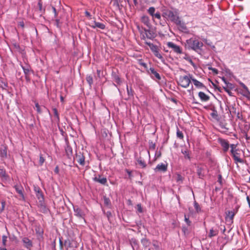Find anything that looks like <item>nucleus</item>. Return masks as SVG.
Returning <instances> with one entry per match:
<instances>
[{
  "label": "nucleus",
  "instance_id": "obj_11",
  "mask_svg": "<svg viewBox=\"0 0 250 250\" xmlns=\"http://www.w3.org/2000/svg\"><path fill=\"white\" fill-rule=\"evenodd\" d=\"M167 165L161 163L158 164L156 168L154 169L155 171H163L165 172L167 170Z\"/></svg>",
  "mask_w": 250,
  "mask_h": 250
},
{
  "label": "nucleus",
  "instance_id": "obj_19",
  "mask_svg": "<svg viewBox=\"0 0 250 250\" xmlns=\"http://www.w3.org/2000/svg\"><path fill=\"white\" fill-rule=\"evenodd\" d=\"M145 34L148 39H152L155 37L154 33L149 30H145Z\"/></svg>",
  "mask_w": 250,
  "mask_h": 250
},
{
  "label": "nucleus",
  "instance_id": "obj_23",
  "mask_svg": "<svg viewBox=\"0 0 250 250\" xmlns=\"http://www.w3.org/2000/svg\"><path fill=\"white\" fill-rule=\"evenodd\" d=\"M197 172L199 177L202 178L204 176V174L203 172V168L200 167H198L197 169Z\"/></svg>",
  "mask_w": 250,
  "mask_h": 250
},
{
  "label": "nucleus",
  "instance_id": "obj_35",
  "mask_svg": "<svg viewBox=\"0 0 250 250\" xmlns=\"http://www.w3.org/2000/svg\"><path fill=\"white\" fill-rule=\"evenodd\" d=\"M138 163L140 165V166L144 168L146 167V164L145 161L142 159H139L138 161Z\"/></svg>",
  "mask_w": 250,
  "mask_h": 250
},
{
  "label": "nucleus",
  "instance_id": "obj_24",
  "mask_svg": "<svg viewBox=\"0 0 250 250\" xmlns=\"http://www.w3.org/2000/svg\"><path fill=\"white\" fill-rule=\"evenodd\" d=\"M217 234H218V230H214L213 229H211L209 230L208 236L210 238H211L213 236H216Z\"/></svg>",
  "mask_w": 250,
  "mask_h": 250
},
{
  "label": "nucleus",
  "instance_id": "obj_2",
  "mask_svg": "<svg viewBox=\"0 0 250 250\" xmlns=\"http://www.w3.org/2000/svg\"><path fill=\"white\" fill-rule=\"evenodd\" d=\"M163 15L166 18L169 19L177 25L181 24V21L176 12H174L169 10H166L163 11Z\"/></svg>",
  "mask_w": 250,
  "mask_h": 250
},
{
  "label": "nucleus",
  "instance_id": "obj_48",
  "mask_svg": "<svg viewBox=\"0 0 250 250\" xmlns=\"http://www.w3.org/2000/svg\"><path fill=\"white\" fill-rule=\"evenodd\" d=\"M35 106L37 108V111L39 113H41L42 112L40 105L38 104V103H36L35 104Z\"/></svg>",
  "mask_w": 250,
  "mask_h": 250
},
{
  "label": "nucleus",
  "instance_id": "obj_36",
  "mask_svg": "<svg viewBox=\"0 0 250 250\" xmlns=\"http://www.w3.org/2000/svg\"><path fill=\"white\" fill-rule=\"evenodd\" d=\"M86 80L90 86L93 84V78L91 76H87L86 78Z\"/></svg>",
  "mask_w": 250,
  "mask_h": 250
},
{
  "label": "nucleus",
  "instance_id": "obj_17",
  "mask_svg": "<svg viewBox=\"0 0 250 250\" xmlns=\"http://www.w3.org/2000/svg\"><path fill=\"white\" fill-rule=\"evenodd\" d=\"M141 21L147 26H149L150 25L149 18L146 16H143L141 19Z\"/></svg>",
  "mask_w": 250,
  "mask_h": 250
},
{
  "label": "nucleus",
  "instance_id": "obj_3",
  "mask_svg": "<svg viewBox=\"0 0 250 250\" xmlns=\"http://www.w3.org/2000/svg\"><path fill=\"white\" fill-rule=\"evenodd\" d=\"M191 79L192 76L190 75L189 77L188 76H180L179 79L178 84L184 88H187L191 83Z\"/></svg>",
  "mask_w": 250,
  "mask_h": 250
},
{
  "label": "nucleus",
  "instance_id": "obj_20",
  "mask_svg": "<svg viewBox=\"0 0 250 250\" xmlns=\"http://www.w3.org/2000/svg\"><path fill=\"white\" fill-rule=\"evenodd\" d=\"M192 81L193 82L194 84L197 87L201 88L204 87V84L200 82L199 81H197V80L192 78L191 79Z\"/></svg>",
  "mask_w": 250,
  "mask_h": 250
},
{
  "label": "nucleus",
  "instance_id": "obj_31",
  "mask_svg": "<svg viewBox=\"0 0 250 250\" xmlns=\"http://www.w3.org/2000/svg\"><path fill=\"white\" fill-rule=\"evenodd\" d=\"M22 68L23 69V70L24 73L25 75V77L27 78V75H29V74L30 73V70L29 68V67H23L22 66Z\"/></svg>",
  "mask_w": 250,
  "mask_h": 250
},
{
  "label": "nucleus",
  "instance_id": "obj_27",
  "mask_svg": "<svg viewBox=\"0 0 250 250\" xmlns=\"http://www.w3.org/2000/svg\"><path fill=\"white\" fill-rule=\"evenodd\" d=\"M242 94L246 97H249V96L250 95V91L249 90V89H243L242 90V92H241Z\"/></svg>",
  "mask_w": 250,
  "mask_h": 250
},
{
  "label": "nucleus",
  "instance_id": "obj_62",
  "mask_svg": "<svg viewBox=\"0 0 250 250\" xmlns=\"http://www.w3.org/2000/svg\"><path fill=\"white\" fill-rule=\"evenodd\" d=\"M19 25L22 28L24 27V22L23 21L20 22Z\"/></svg>",
  "mask_w": 250,
  "mask_h": 250
},
{
  "label": "nucleus",
  "instance_id": "obj_13",
  "mask_svg": "<svg viewBox=\"0 0 250 250\" xmlns=\"http://www.w3.org/2000/svg\"><path fill=\"white\" fill-rule=\"evenodd\" d=\"M198 96L202 102H207L209 99V97L203 92H199Z\"/></svg>",
  "mask_w": 250,
  "mask_h": 250
},
{
  "label": "nucleus",
  "instance_id": "obj_16",
  "mask_svg": "<svg viewBox=\"0 0 250 250\" xmlns=\"http://www.w3.org/2000/svg\"><path fill=\"white\" fill-rule=\"evenodd\" d=\"M149 71L150 74L153 75L157 80H160L161 79L159 74L155 71L154 68L151 67L149 69Z\"/></svg>",
  "mask_w": 250,
  "mask_h": 250
},
{
  "label": "nucleus",
  "instance_id": "obj_34",
  "mask_svg": "<svg viewBox=\"0 0 250 250\" xmlns=\"http://www.w3.org/2000/svg\"><path fill=\"white\" fill-rule=\"evenodd\" d=\"M234 214L232 211H229L228 214H227V218H229V220L232 222Z\"/></svg>",
  "mask_w": 250,
  "mask_h": 250
},
{
  "label": "nucleus",
  "instance_id": "obj_37",
  "mask_svg": "<svg viewBox=\"0 0 250 250\" xmlns=\"http://www.w3.org/2000/svg\"><path fill=\"white\" fill-rule=\"evenodd\" d=\"M153 246L154 247V248L155 250H160V246L159 244L157 241H153Z\"/></svg>",
  "mask_w": 250,
  "mask_h": 250
},
{
  "label": "nucleus",
  "instance_id": "obj_54",
  "mask_svg": "<svg viewBox=\"0 0 250 250\" xmlns=\"http://www.w3.org/2000/svg\"><path fill=\"white\" fill-rule=\"evenodd\" d=\"M85 15L86 17H87L88 18H89V19H91V14H90L89 12H88V11H86L85 12Z\"/></svg>",
  "mask_w": 250,
  "mask_h": 250
},
{
  "label": "nucleus",
  "instance_id": "obj_18",
  "mask_svg": "<svg viewBox=\"0 0 250 250\" xmlns=\"http://www.w3.org/2000/svg\"><path fill=\"white\" fill-rule=\"evenodd\" d=\"M35 191L36 193V196L38 199L41 200L43 199V195L40 189L39 188H35Z\"/></svg>",
  "mask_w": 250,
  "mask_h": 250
},
{
  "label": "nucleus",
  "instance_id": "obj_60",
  "mask_svg": "<svg viewBox=\"0 0 250 250\" xmlns=\"http://www.w3.org/2000/svg\"><path fill=\"white\" fill-rule=\"evenodd\" d=\"M241 85H242V86L243 87V89H248V87H247V86L245 84H244L243 83H241Z\"/></svg>",
  "mask_w": 250,
  "mask_h": 250
},
{
  "label": "nucleus",
  "instance_id": "obj_9",
  "mask_svg": "<svg viewBox=\"0 0 250 250\" xmlns=\"http://www.w3.org/2000/svg\"><path fill=\"white\" fill-rule=\"evenodd\" d=\"M76 159L77 161L82 166L85 164V157L81 153H77L76 155Z\"/></svg>",
  "mask_w": 250,
  "mask_h": 250
},
{
  "label": "nucleus",
  "instance_id": "obj_56",
  "mask_svg": "<svg viewBox=\"0 0 250 250\" xmlns=\"http://www.w3.org/2000/svg\"><path fill=\"white\" fill-rule=\"evenodd\" d=\"M104 204H106V205H108V204L110 202V201L107 198H104Z\"/></svg>",
  "mask_w": 250,
  "mask_h": 250
},
{
  "label": "nucleus",
  "instance_id": "obj_42",
  "mask_svg": "<svg viewBox=\"0 0 250 250\" xmlns=\"http://www.w3.org/2000/svg\"><path fill=\"white\" fill-rule=\"evenodd\" d=\"M183 178L180 174H177L176 175V180L177 182H179V181L182 182L183 181Z\"/></svg>",
  "mask_w": 250,
  "mask_h": 250
},
{
  "label": "nucleus",
  "instance_id": "obj_4",
  "mask_svg": "<svg viewBox=\"0 0 250 250\" xmlns=\"http://www.w3.org/2000/svg\"><path fill=\"white\" fill-rule=\"evenodd\" d=\"M167 45L169 48L172 49L173 51L177 54L182 53V48L178 45H177L172 42H167Z\"/></svg>",
  "mask_w": 250,
  "mask_h": 250
},
{
  "label": "nucleus",
  "instance_id": "obj_14",
  "mask_svg": "<svg viewBox=\"0 0 250 250\" xmlns=\"http://www.w3.org/2000/svg\"><path fill=\"white\" fill-rule=\"evenodd\" d=\"M91 26L93 28H95L97 27L101 29H104L105 28V26L104 24L95 21L93 22V24L91 25Z\"/></svg>",
  "mask_w": 250,
  "mask_h": 250
},
{
  "label": "nucleus",
  "instance_id": "obj_50",
  "mask_svg": "<svg viewBox=\"0 0 250 250\" xmlns=\"http://www.w3.org/2000/svg\"><path fill=\"white\" fill-rule=\"evenodd\" d=\"M2 244L4 246H5L6 245V241H7V236H5V235H3L2 236Z\"/></svg>",
  "mask_w": 250,
  "mask_h": 250
},
{
  "label": "nucleus",
  "instance_id": "obj_40",
  "mask_svg": "<svg viewBox=\"0 0 250 250\" xmlns=\"http://www.w3.org/2000/svg\"><path fill=\"white\" fill-rule=\"evenodd\" d=\"M194 208L197 211V212H199L201 210V208L199 205V204L196 202H195L194 204Z\"/></svg>",
  "mask_w": 250,
  "mask_h": 250
},
{
  "label": "nucleus",
  "instance_id": "obj_41",
  "mask_svg": "<svg viewBox=\"0 0 250 250\" xmlns=\"http://www.w3.org/2000/svg\"><path fill=\"white\" fill-rule=\"evenodd\" d=\"M230 152H233V151H234L235 150H237L238 149L236 148V145H235V144H231L230 145Z\"/></svg>",
  "mask_w": 250,
  "mask_h": 250
},
{
  "label": "nucleus",
  "instance_id": "obj_53",
  "mask_svg": "<svg viewBox=\"0 0 250 250\" xmlns=\"http://www.w3.org/2000/svg\"><path fill=\"white\" fill-rule=\"evenodd\" d=\"M4 207H5V202H1V208H0V212H1L4 210Z\"/></svg>",
  "mask_w": 250,
  "mask_h": 250
},
{
  "label": "nucleus",
  "instance_id": "obj_8",
  "mask_svg": "<svg viewBox=\"0 0 250 250\" xmlns=\"http://www.w3.org/2000/svg\"><path fill=\"white\" fill-rule=\"evenodd\" d=\"M93 180L95 182L99 183L102 185H105L107 183V179L105 177H103L100 175H98V176H95L93 178Z\"/></svg>",
  "mask_w": 250,
  "mask_h": 250
},
{
  "label": "nucleus",
  "instance_id": "obj_21",
  "mask_svg": "<svg viewBox=\"0 0 250 250\" xmlns=\"http://www.w3.org/2000/svg\"><path fill=\"white\" fill-rule=\"evenodd\" d=\"M0 87L2 89H6L8 87V83L3 79H0Z\"/></svg>",
  "mask_w": 250,
  "mask_h": 250
},
{
  "label": "nucleus",
  "instance_id": "obj_57",
  "mask_svg": "<svg viewBox=\"0 0 250 250\" xmlns=\"http://www.w3.org/2000/svg\"><path fill=\"white\" fill-rule=\"evenodd\" d=\"M38 6L39 10L42 11V4L41 1H39L38 3Z\"/></svg>",
  "mask_w": 250,
  "mask_h": 250
},
{
  "label": "nucleus",
  "instance_id": "obj_64",
  "mask_svg": "<svg viewBox=\"0 0 250 250\" xmlns=\"http://www.w3.org/2000/svg\"><path fill=\"white\" fill-rule=\"evenodd\" d=\"M189 62L193 66H195V64H194V63L193 62V61H192V60H190Z\"/></svg>",
  "mask_w": 250,
  "mask_h": 250
},
{
  "label": "nucleus",
  "instance_id": "obj_63",
  "mask_svg": "<svg viewBox=\"0 0 250 250\" xmlns=\"http://www.w3.org/2000/svg\"><path fill=\"white\" fill-rule=\"evenodd\" d=\"M247 201L249 203V206L250 207V197L249 196L247 197Z\"/></svg>",
  "mask_w": 250,
  "mask_h": 250
},
{
  "label": "nucleus",
  "instance_id": "obj_55",
  "mask_svg": "<svg viewBox=\"0 0 250 250\" xmlns=\"http://www.w3.org/2000/svg\"><path fill=\"white\" fill-rule=\"evenodd\" d=\"M137 207H138V210L140 212H142L143 211L142 210V207H141V206L140 204H138L137 205Z\"/></svg>",
  "mask_w": 250,
  "mask_h": 250
},
{
  "label": "nucleus",
  "instance_id": "obj_30",
  "mask_svg": "<svg viewBox=\"0 0 250 250\" xmlns=\"http://www.w3.org/2000/svg\"><path fill=\"white\" fill-rule=\"evenodd\" d=\"M153 53H154V55L156 57L159 58V59L161 60L162 61H164V58L161 55V54L159 52L158 50H157V51L154 52Z\"/></svg>",
  "mask_w": 250,
  "mask_h": 250
},
{
  "label": "nucleus",
  "instance_id": "obj_43",
  "mask_svg": "<svg viewBox=\"0 0 250 250\" xmlns=\"http://www.w3.org/2000/svg\"><path fill=\"white\" fill-rule=\"evenodd\" d=\"M104 213L106 216L107 217L108 220H110L111 217H112V216L111 212L110 211H108L106 212H105Z\"/></svg>",
  "mask_w": 250,
  "mask_h": 250
},
{
  "label": "nucleus",
  "instance_id": "obj_28",
  "mask_svg": "<svg viewBox=\"0 0 250 250\" xmlns=\"http://www.w3.org/2000/svg\"><path fill=\"white\" fill-rule=\"evenodd\" d=\"M176 135L177 137L180 139H183L184 138V135L182 132L178 128H177Z\"/></svg>",
  "mask_w": 250,
  "mask_h": 250
},
{
  "label": "nucleus",
  "instance_id": "obj_26",
  "mask_svg": "<svg viewBox=\"0 0 250 250\" xmlns=\"http://www.w3.org/2000/svg\"><path fill=\"white\" fill-rule=\"evenodd\" d=\"M182 153L184 155V157L186 159H188L189 160L190 159L188 151L187 149H182Z\"/></svg>",
  "mask_w": 250,
  "mask_h": 250
},
{
  "label": "nucleus",
  "instance_id": "obj_38",
  "mask_svg": "<svg viewBox=\"0 0 250 250\" xmlns=\"http://www.w3.org/2000/svg\"><path fill=\"white\" fill-rule=\"evenodd\" d=\"M131 244L132 245V248L134 249L135 247L137 248L138 246L137 241L135 239H132L131 242Z\"/></svg>",
  "mask_w": 250,
  "mask_h": 250
},
{
  "label": "nucleus",
  "instance_id": "obj_22",
  "mask_svg": "<svg viewBox=\"0 0 250 250\" xmlns=\"http://www.w3.org/2000/svg\"><path fill=\"white\" fill-rule=\"evenodd\" d=\"M65 150L66 154L67 156H69L72 154V149L70 146L67 145L65 148Z\"/></svg>",
  "mask_w": 250,
  "mask_h": 250
},
{
  "label": "nucleus",
  "instance_id": "obj_45",
  "mask_svg": "<svg viewBox=\"0 0 250 250\" xmlns=\"http://www.w3.org/2000/svg\"><path fill=\"white\" fill-rule=\"evenodd\" d=\"M150 49H151L153 53L158 50V47L154 44L151 45V46L150 47Z\"/></svg>",
  "mask_w": 250,
  "mask_h": 250
},
{
  "label": "nucleus",
  "instance_id": "obj_44",
  "mask_svg": "<svg viewBox=\"0 0 250 250\" xmlns=\"http://www.w3.org/2000/svg\"><path fill=\"white\" fill-rule=\"evenodd\" d=\"M53 112H54V116L59 120V114H58L57 109L55 108L53 109Z\"/></svg>",
  "mask_w": 250,
  "mask_h": 250
},
{
  "label": "nucleus",
  "instance_id": "obj_15",
  "mask_svg": "<svg viewBox=\"0 0 250 250\" xmlns=\"http://www.w3.org/2000/svg\"><path fill=\"white\" fill-rule=\"evenodd\" d=\"M0 156L2 158L7 157V148L4 146L0 147Z\"/></svg>",
  "mask_w": 250,
  "mask_h": 250
},
{
  "label": "nucleus",
  "instance_id": "obj_6",
  "mask_svg": "<svg viewBox=\"0 0 250 250\" xmlns=\"http://www.w3.org/2000/svg\"><path fill=\"white\" fill-rule=\"evenodd\" d=\"M219 143L223 147V151L225 152H227L229 150V145L227 140L223 139H219Z\"/></svg>",
  "mask_w": 250,
  "mask_h": 250
},
{
  "label": "nucleus",
  "instance_id": "obj_49",
  "mask_svg": "<svg viewBox=\"0 0 250 250\" xmlns=\"http://www.w3.org/2000/svg\"><path fill=\"white\" fill-rule=\"evenodd\" d=\"M44 160H45L43 158V157H42V154H41L40 156V160H39V162H40V164L41 165H42L43 164V163L44 162Z\"/></svg>",
  "mask_w": 250,
  "mask_h": 250
},
{
  "label": "nucleus",
  "instance_id": "obj_32",
  "mask_svg": "<svg viewBox=\"0 0 250 250\" xmlns=\"http://www.w3.org/2000/svg\"><path fill=\"white\" fill-rule=\"evenodd\" d=\"M126 90L127 94L129 97H133V90L131 88L129 89L127 85H126Z\"/></svg>",
  "mask_w": 250,
  "mask_h": 250
},
{
  "label": "nucleus",
  "instance_id": "obj_47",
  "mask_svg": "<svg viewBox=\"0 0 250 250\" xmlns=\"http://www.w3.org/2000/svg\"><path fill=\"white\" fill-rule=\"evenodd\" d=\"M153 18H155L158 20L161 19V15L159 12H157L153 15Z\"/></svg>",
  "mask_w": 250,
  "mask_h": 250
},
{
  "label": "nucleus",
  "instance_id": "obj_51",
  "mask_svg": "<svg viewBox=\"0 0 250 250\" xmlns=\"http://www.w3.org/2000/svg\"><path fill=\"white\" fill-rule=\"evenodd\" d=\"M223 88L226 91L229 96H232V92L230 91L231 89H228L227 87H223Z\"/></svg>",
  "mask_w": 250,
  "mask_h": 250
},
{
  "label": "nucleus",
  "instance_id": "obj_12",
  "mask_svg": "<svg viewBox=\"0 0 250 250\" xmlns=\"http://www.w3.org/2000/svg\"><path fill=\"white\" fill-rule=\"evenodd\" d=\"M24 246L28 249H30L32 247V241L27 237H24L22 239Z\"/></svg>",
  "mask_w": 250,
  "mask_h": 250
},
{
  "label": "nucleus",
  "instance_id": "obj_5",
  "mask_svg": "<svg viewBox=\"0 0 250 250\" xmlns=\"http://www.w3.org/2000/svg\"><path fill=\"white\" fill-rule=\"evenodd\" d=\"M14 188L17 191V193H18L20 196V200H22L23 201L25 200V197L23 194V188L22 186L20 185H15L14 186Z\"/></svg>",
  "mask_w": 250,
  "mask_h": 250
},
{
  "label": "nucleus",
  "instance_id": "obj_61",
  "mask_svg": "<svg viewBox=\"0 0 250 250\" xmlns=\"http://www.w3.org/2000/svg\"><path fill=\"white\" fill-rule=\"evenodd\" d=\"M145 43L146 44H147L149 47V48L151 46V45H152L153 44V43H151L150 42H146Z\"/></svg>",
  "mask_w": 250,
  "mask_h": 250
},
{
  "label": "nucleus",
  "instance_id": "obj_7",
  "mask_svg": "<svg viewBox=\"0 0 250 250\" xmlns=\"http://www.w3.org/2000/svg\"><path fill=\"white\" fill-rule=\"evenodd\" d=\"M73 208L75 215L80 218H84V213L80 208H79L78 206H75L73 207Z\"/></svg>",
  "mask_w": 250,
  "mask_h": 250
},
{
  "label": "nucleus",
  "instance_id": "obj_25",
  "mask_svg": "<svg viewBox=\"0 0 250 250\" xmlns=\"http://www.w3.org/2000/svg\"><path fill=\"white\" fill-rule=\"evenodd\" d=\"M141 242L143 245L145 247H147L149 246L150 242L146 238H143L141 240Z\"/></svg>",
  "mask_w": 250,
  "mask_h": 250
},
{
  "label": "nucleus",
  "instance_id": "obj_52",
  "mask_svg": "<svg viewBox=\"0 0 250 250\" xmlns=\"http://www.w3.org/2000/svg\"><path fill=\"white\" fill-rule=\"evenodd\" d=\"M211 115L212 117L214 118H216L218 116L217 112L216 111H213V112L211 113Z\"/></svg>",
  "mask_w": 250,
  "mask_h": 250
},
{
  "label": "nucleus",
  "instance_id": "obj_58",
  "mask_svg": "<svg viewBox=\"0 0 250 250\" xmlns=\"http://www.w3.org/2000/svg\"><path fill=\"white\" fill-rule=\"evenodd\" d=\"M210 69L213 72H214L215 74H217L218 73V70L214 68H210Z\"/></svg>",
  "mask_w": 250,
  "mask_h": 250
},
{
  "label": "nucleus",
  "instance_id": "obj_29",
  "mask_svg": "<svg viewBox=\"0 0 250 250\" xmlns=\"http://www.w3.org/2000/svg\"><path fill=\"white\" fill-rule=\"evenodd\" d=\"M155 8L154 7H150L148 10L147 12L150 14L152 18H153V15L155 14Z\"/></svg>",
  "mask_w": 250,
  "mask_h": 250
},
{
  "label": "nucleus",
  "instance_id": "obj_46",
  "mask_svg": "<svg viewBox=\"0 0 250 250\" xmlns=\"http://www.w3.org/2000/svg\"><path fill=\"white\" fill-rule=\"evenodd\" d=\"M185 221L188 226H190L191 222L189 221V218L187 217L186 215H185Z\"/></svg>",
  "mask_w": 250,
  "mask_h": 250
},
{
  "label": "nucleus",
  "instance_id": "obj_33",
  "mask_svg": "<svg viewBox=\"0 0 250 250\" xmlns=\"http://www.w3.org/2000/svg\"><path fill=\"white\" fill-rule=\"evenodd\" d=\"M114 81L118 84L121 83V80L120 78L117 75L115 74L113 75Z\"/></svg>",
  "mask_w": 250,
  "mask_h": 250
},
{
  "label": "nucleus",
  "instance_id": "obj_39",
  "mask_svg": "<svg viewBox=\"0 0 250 250\" xmlns=\"http://www.w3.org/2000/svg\"><path fill=\"white\" fill-rule=\"evenodd\" d=\"M226 85L224 86L225 87H227L228 89H232L234 88V85L232 83L228 82L226 83Z\"/></svg>",
  "mask_w": 250,
  "mask_h": 250
},
{
  "label": "nucleus",
  "instance_id": "obj_59",
  "mask_svg": "<svg viewBox=\"0 0 250 250\" xmlns=\"http://www.w3.org/2000/svg\"><path fill=\"white\" fill-rule=\"evenodd\" d=\"M241 85H242V86L243 87V89H248V87H247V86L245 84H244L243 83H241Z\"/></svg>",
  "mask_w": 250,
  "mask_h": 250
},
{
  "label": "nucleus",
  "instance_id": "obj_10",
  "mask_svg": "<svg viewBox=\"0 0 250 250\" xmlns=\"http://www.w3.org/2000/svg\"><path fill=\"white\" fill-rule=\"evenodd\" d=\"M238 149L235 150L233 152H231V154L235 161V162H239L240 163H242L243 162V160L240 158V153L238 152Z\"/></svg>",
  "mask_w": 250,
  "mask_h": 250
},
{
  "label": "nucleus",
  "instance_id": "obj_1",
  "mask_svg": "<svg viewBox=\"0 0 250 250\" xmlns=\"http://www.w3.org/2000/svg\"><path fill=\"white\" fill-rule=\"evenodd\" d=\"M186 46L188 49H192L197 52L201 51L203 46V43L198 39L195 38H191L186 41Z\"/></svg>",
  "mask_w": 250,
  "mask_h": 250
}]
</instances>
